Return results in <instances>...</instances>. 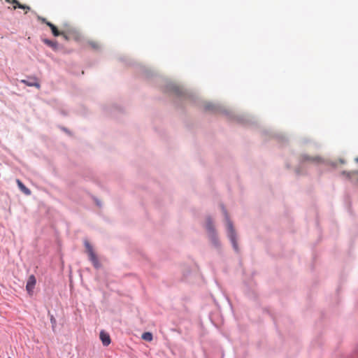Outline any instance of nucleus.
<instances>
[{"label": "nucleus", "mask_w": 358, "mask_h": 358, "mask_svg": "<svg viewBox=\"0 0 358 358\" xmlns=\"http://www.w3.org/2000/svg\"><path fill=\"white\" fill-rule=\"evenodd\" d=\"M36 280L34 277V275H31L29 277L27 285H26V289L28 292L29 294H31L33 292V289H34L35 285H36Z\"/></svg>", "instance_id": "obj_3"}, {"label": "nucleus", "mask_w": 358, "mask_h": 358, "mask_svg": "<svg viewBox=\"0 0 358 358\" xmlns=\"http://www.w3.org/2000/svg\"><path fill=\"white\" fill-rule=\"evenodd\" d=\"M50 321L52 323H55V320L53 317H51Z\"/></svg>", "instance_id": "obj_16"}, {"label": "nucleus", "mask_w": 358, "mask_h": 358, "mask_svg": "<svg viewBox=\"0 0 358 358\" xmlns=\"http://www.w3.org/2000/svg\"><path fill=\"white\" fill-rule=\"evenodd\" d=\"M303 161H310V162H319L320 160V159L317 157H307V156H303Z\"/></svg>", "instance_id": "obj_12"}, {"label": "nucleus", "mask_w": 358, "mask_h": 358, "mask_svg": "<svg viewBox=\"0 0 358 358\" xmlns=\"http://www.w3.org/2000/svg\"><path fill=\"white\" fill-rule=\"evenodd\" d=\"M6 2L13 4V9L17 8L25 10V13H27L31 8L29 6L21 4L17 0H6Z\"/></svg>", "instance_id": "obj_4"}, {"label": "nucleus", "mask_w": 358, "mask_h": 358, "mask_svg": "<svg viewBox=\"0 0 358 358\" xmlns=\"http://www.w3.org/2000/svg\"><path fill=\"white\" fill-rule=\"evenodd\" d=\"M16 182L18 185V187L26 195H30L31 191L29 189H28L19 179L16 180Z\"/></svg>", "instance_id": "obj_6"}, {"label": "nucleus", "mask_w": 358, "mask_h": 358, "mask_svg": "<svg viewBox=\"0 0 358 358\" xmlns=\"http://www.w3.org/2000/svg\"><path fill=\"white\" fill-rule=\"evenodd\" d=\"M43 41L45 44L51 47L54 50H56L57 48V43L56 41H52L46 38L43 39Z\"/></svg>", "instance_id": "obj_8"}, {"label": "nucleus", "mask_w": 358, "mask_h": 358, "mask_svg": "<svg viewBox=\"0 0 358 358\" xmlns=\"http://www.w3.org/2000/svg\"><path fill=\"white\" fill-rule=\"evenodd\" d=\"M100 339L104 346H108L110 343V337L109 334L103 331L100 332Z\"/></svg>", "instance_id": "obj_5"}, {"label": "nucleus", "mask_w": 358, "mask_h": 358, "mask_svg": "<svg viewBox=\"0 0 358 358\" xmlns=\"http://www.w3.org/2000/svg\"><path fill=\"white\" fill-rule=\"evenodd\" d=\"M9 358H10V357H9Z\"/></svg>", "instance_id": "obj_17"}, {"label": "nucleus", "mask_w": 358, "mask_h": 358, "mask_svg": "<svg viewBox=\"0 0 358 358\" xmlns=\"http://www.w3.org/2000/svg\"><path fill=\"white\" fill-rule=\"evenodd\" d=\"M46 24L50 28L52 33L55 36H60V34H62L52 23L46 22Z\"/></svg>", "instance_id": "obj_7"}, {"label": "nucleus", "mask_w": 358, "mask_h": 358, "mask_svg": "<svg viewBox=\"0 0 358 358\" xmlns=\"http://www.w3.org/2000/svg\"><path fill=\"white\" fill-rule=\"evenodd\" d=\"M357 173L355 172V171H352V172H346V171H343L342 172V175L343 176H345L346 178L348 179H350L352 176H354L355 175H356Z\"/></svg>", "instance_id": "obj_11"}, {"label": "nucleus", "mask_w": 358, "mask_h": 358, "mask_svg": "<svg viewBox=\"0 0 358 358\" xmlns=\"http://www.w3.org/2000/svg\"><path fill=\"white\" fill-rule=\"evenodd\" d=\"M227 229H228V235H229V237L233 244V246H234V248L237 250H238V247H237V243H236V234H235V231L233 228V225H232V223L227 220Z\"/></svg>", "instance_id": "obj_2"}, {"label": "nucleus", "mask_w": 358, "mask_h": 358, "mask_svg": "<svg viewBox=\"0 0 358 358\" xmlns=\"http://www.w3.org/2000/svg\"><path fill=\"white\" fill-rule=\"evenodd\" d=\"M206 227L209 231H213V225L210 220L208 221Z\"/></svg>", "instance_id": "obj_13"}, {"label": "nucleus", "mask_w": 358, "mask_h": 358, "mask_svg": "<svg viewBox=\"0 0 358 358\" xmlns=\"http://www.w3.org/2000/svg\"><path fill=\"white\" fill-rule=\"evenodd\" d=\"M22 82L24 83V84H26L27 86L36 87L37 88H40V84L36 81V79H34V81H31V82L27 81L24 80H22Z\"/></svg>", "instance_id": "obj_9"}, {"label": "nucleus", "mask_w": 358, "mask_h": 358, "mask_svg": "<svg viewBox=\"0 0 358 358\" xmlns=\"http://www.w3.org/2000/svg\"><path fill=\"white\" fill-rule=\"evenodd\" d=\"M39 20H40L42 22L45 23V24H46V22H48L46 20V19H45V18H43V17H39Z\"/></svg>", "instance_id": "obj_15"}, {"label": "nucleus", "mask_w": 358, "mask_h": 358, "mask_svg": "<svg viewBox=\"0 0 358 358\" xmlns=\"http://www.w3.org/2000/svg\"><path fill=\"white\" fill-rule=\"evenodd\" d=\"M85 248L87 249V252L89 257H90V260L92 262V263L93 264V265L95 268H99L100 263L99 262V259H98L96 255H95V253L93 250L92 245L88 242H85Z\"/></svg>", "instance_id": "obj_1"}, {"label": "nucleus", "mask_w": 358, "mask_h": 358, "mask_svg": "<svg viewBox=\"0 0 358 358\" xmlns=\"http://www.w3.org/2000/svg\"><path fill=\"white\" fill-rule=\"evenodd\" d=\"M142 338L146 341H151L152 340V334L150 332H145L142 334Z\"/></svg>", "instance_id": "obj_10"}, {"label": "nucleus", "mask_w": 358, "mask_h": 358, "mask_svg": "<svg viewBox=\"0 0 358 358\" xmlns=\"http://www.w3.org/2000/svg\"><path fill=\"white\" fill-rule=\"evenodd\" d=\"M60 33L63 34H60V36H62L66 41L69 40V37L65 32L61 31Z\"/></svg>", "instance_id": "obj_14"}]
</instances>
